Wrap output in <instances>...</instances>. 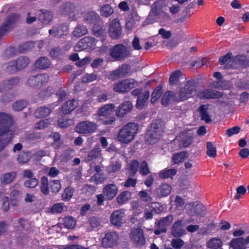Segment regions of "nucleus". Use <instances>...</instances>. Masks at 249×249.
<instances>
[{
    "label": "nucleus",
    "mask_w": 249,
    "mask_h": 249,
    "mask_svg": "<svg viewBox=\"0 0 249 249\" xmlns=\"http://www.w3.org/2000/svg\"><path fill=\"white\" fill-rule=\"evenodd\" d=\"M13 124V119L10 115L0 112V151L12 140L15 131Z\"/></svg>",
    "instance_id": "f257e3e1"
},
{
    "label": "nucleus",
    "mask_w": 249,
    "mask_h": 249,
    "mask_svg": "<svg viewBox=\"0 0 249 249\" xmlns=\"http://www.w3.org/2000/svg\"><path fill=\"white\" fill-rule=\"evenodd\" d=\"M195 90L196 88L194 82H188L184 87L181 88L180 91L175 95L171 91L165 92L161 99V103L163 106H166L174 100L177 101L186 100L191 96Z\"/></svg>",
    "instance_id": "f03ea898"
},
{
    "label": "nucleus",
    "mask_w": 249,
    "mask_h": 249,
    "mask_svg": "<svg viewBox=\"0 0 249 249\" xmlns=\"http://www.w3.org/2000/svg\"><path fill=\"white\" fill-rule=\"evenodd\" d=\"M138 129V125L134 123L125 124L119 131L118 135V141L123 143H128L135 137Z\"/></svg>",
    "instance_id": "7ed1b4c3"
},
{
    "label": "nucleus",
    "mask_w": 249,
    "mask_h": 249,
    "mask_svg": "<svg viewBox=\"0 0 249 249\" xmlns=\"http://www.w3.org/2000/svg\"><path fill=\"white\" fill-rule=\"evenodd\" d=\"M115 106L113 104H108L101 107L98 111V114L100 117V120L104 124H111L115 121L114 117L110 115L113 112Z\"/></svg>",
    "instance_id": "20e7f679"
},
{
    "label": "nucleus",
    "mask_w": 249,
    "mask_h": 249,
    "mask_svg": "<svg viewBox=\"0 0 249 249\" xmlns=\"http://www.w3.org/2000/svg\"><path fill=\"white\" fill-rule=\"evenodd\" d=\"M153 122L146 135V142L148 144H153L160 139L163 133L161 125Z\"/></svg>",
    "instance_id": "39448f33"
},
{
    "label": "nucleus",
    "mask_w": 249,
    "mask_h": 249,
    "mask_svg": "<svg viewBox=\"0 0 249 249\" xmlns=\"http://www.w3.org/2000/svg\"><path fill=\"white\" fill-rule=\"evenodd\" d=\"M98 125L96 123L85 121L79 123L75 126V131L79 134L88 136L94 133L97 129Z\"/></svg>",
    "instance_id": "423d86ee"
},
{
    "label": "nucleus",
    "mask_w": 249,
    "mask_h": 249,
    "mask_svg": "<svg viewBox=\"0 0 249 249\" xmlns=\"http://www.w3.org/2000/svg\"><path fill=\"white\" fill-rule=\"evenodd\" d=\"M136 85V83L133 79H126L116 82L113 85V90L118 93H125L129 91Z\"/></svg>",
    "instance_id": "0eeeda50"
},
{
    "label": "nucleus",
    "mask_w": 249,
    "mask_h": 249,
    "mask_svg": "<svg viewBox=\"0 0 249 249\" xmlns=\"http://www.w3.org/2000/svg\"><path fill=\"white\" fill-rule=\"evenodd\" d=\"M29 63L30 60L27 57L20 56L18 58L16 61L9 62L5 68L7 71L12 72L25 68Z\"/></svg>",
    "instance_id": "6e6552de"
},
{
    "label": "nucleus",
    "mask_w": 249,
    "mask_h": 249,
    "mask_svg": "<svg viewBox=\"0 0 249 249\" xmlns=\"http://www.w3.org/2000/svg\"><path fill=\"white\" fill-rule=\"evenodd\" d=\"M97 41L91 36H86L82 38L74 46L75 51H80L83 50H92L96 46Z\"/></svg>",
    "instance_id": "1a4fd4ad"
},
{
    "label": "nucleus",
    "mask_w": 249,
    "mask_h": 249,
    "mask_svg": "<svg viewBox=\"0 0 249 249\" xmlns=\"http://www.w3.org/2000/svg\"><path fill=\"white\" fill-rule=\"evenodd\" d=\"M127 48L122 44L115 45L110 51L109 54L116 60H121L129 55Z\"/></svg>",
    "instance_id": "9d476101"
},
{
    "label": "nucleus",
    "mask_w": 249,
    "mask_h": 249,
    "mask_svg": "<svg viewBox=\"0 0 249 249\" xmlns=\"http://www.w3.org/2000/svg\"><path fill=\"white\" fill-rule=\"evenodd\" d=\"M186 213L191 216H203L205 213L204 212L205 208L201 203H189L185 205Z\"/></svg>",
    "instance_id": "9b49d317"
},
{
    "label": "nucleus",
    "mask_w": 249,
    "mask_h": 249,
    "mask_svg": "<svg viewBox=\"0 0 249 249\" xmlns=\"http://www.w3.org/2000/svg\"><path fill=\"white\" fill-rule=\"evenodd\" d=\"M132 94L134 96L138 97L136 106L138 108L142 109L146 104L150 93L147 90L142 91V89H137L132 91Z\"/></svg>",
    "instance_id": "f8f14e48"
},
{
    "label": "nucleus",
    "mask_w": 249,
    "mask_h": 249,
    "mask_svg": "<svg viewBox=\"0 0 249 249\" xmlns=\"http://www.w3.org/2000/svg\"><path fill=\"white\" fill-rule=\"evenodd\" d=\"M130 237L132 241L137 246H142L145 243L143 231L141 228H137L132 229Z\"/></svg>",
    "instance_id": "ddd939ff"
},
{
    "label": "nucleus",
    "mask_w": 249,
    "mask_h": 249,
    "mask_svg": "<svg viewBox=\"0 0 249 249\" xmlns=\"http://www.w3.org/2000/svg\"><path fill=\"white\" fill-rule=\"evenodd\" d=\"M69 27L66 24H60L52 27L49 30V33L50 36L54 37H60L63 36H66L68 33Z\"/></svg>",
    "instance_id": "4468645a"
},
{
    "label": "nucleus",
    "mask_w": 249,
    "mask_h": 249,
    "mask_svg": "<svg viewBox=\"0 0 249 249\" xmlns=\"http://www.w3.org/2000/svg\"><path fill=\"white\" fill-rule=\"evenodd\" d=\"M108 34L112 38H119L122 34V27L117 19H113L109 25Z\"/></svg>",
    "instance_id": "2eb2a0df"
},
{
    "label": "nucleus",
    "mask_w": 249,
    "mask_h": 249,
    "mask_svg": "<svg viewBox=\"0 0 249 249\" xmlns=\"http://www.w3.org/2000/svg\"><path fill=\"white\" fill-rule=\"evenodd\" d=\"M111 223L114 225L120 226L125 222V215L122 210L114 211L110 216Z\"/></svg>",
    "instance_id": "dca6fc26"
},
{
    "label": "nucleus",
    "mask_w": 249,
    "mask_h": 249,
    "mask_svg": "<svg viewBox=\"0 0 249 249\" xmlns=\"http://www.w3.org/2000/svg\"><path fill=\"white\" fill-rule=\"evenodd\" d=\"M249 244V236L245 239L242 237L234 238L230 242V246L233 249H246Z\"/></svg>",
    "instance_id": "f3484780"
},
{
    "label": "nucleus",
    "mask_w": 249,
    "mask_h": 249,
    "mask_svg": "<svg viewBox=\"0 0 249 249\" xmlns=\"http://www.w3.org/2000/svg\"><path fill=\"white\" fill-rule=\"evenodd\" d=\"M118 239V236L116 232H107L102 239V246L105 248L111 247L116 244Z\"/></svg>",
    "instance_id": "a211bd4d"
},
{
    "label": "nucleus",
    "mask_w": 249,
    "mask_h": 249,
    "mask_svg": "<svg viewBox=\"0 0 249 249\" xmlns=\"http://www.w3.org/2000/svg\"><path fill=\"white\" fill-rule=\"evenodd\" d=\"M118 191V187L114 183L108 184L105 186L103 193L108 200L113 198Z\"/></svg>",
    "instance_id": "6ab92c4d"
},
{
    "label": "nucleus",
    "mask_w": 249,
    "mask_h": 249,
    "mask_svg": "<svg viewBox=\"0 0 249 249\" xmlns=\"http://www.w3.org/2000/svg\"><path fill=\"white\" fill-rule=\"evenodd\" d=\"M192 138L184 133H181L174 139L175 143L178 142L179 147H186L192 142Z\"/></svg>",
    "instance_id": "aec40b11"
},
{
    "label": "nucleus",
    "mask_w": 249,
    "mask_h": 249,
    "mask_svg": "<svg viewBox=\"0 0 249 249\" xmlns=\"http://www.w3.org/2000/svg\"><path fill=\"white\" fill-rule=\"evenodd\" d=\"M132 104L129 101L123 102L116 110V114L118 117H123L131 111Z\"/></svg>",
    "instance_id": "412c9836"
},
{
    "label": "nucleus",
    "mask_w": 249,
    "mask_h": 249,
    "mask_svg": "<svg viewBox=\"0 0 249 249\" xmlns=\"http://www.w3.org/2000/svg\"><path fill=\"white\" fill-rule=\"evenodd\" d=\"M185 230L182 226V220L175 222L171 228V234L174 237H179L185 234Z\"/></svg>",
    "instance_id": "4be33fe9"
},
{
    "label": "nucleus",
    "mask_w": 249,
    "mask_h": 249,
    "mask_svg": "<svg viewBox=\"0 0 249 249\" xmlns=\"http://www.w3.org/2000/svg\"><path fill=\"white\" fill-rule=\"evenodd\" d=\"M78 105V101L75 100H68L61 107V110L63 114H67L74 110Z\"/></svg>",
    "instance_id": "5701e85b"
},
{
    "label": "nucleus",
    "mask_w": 249,
    "mask_h": 249,
    "mask_svg": "<svg viewBox=\"0 0 249 249\" xmlns=\"http://www.w3.org/2000/svg\"><path fill=\"white\" fill-rule=\"evenodd\" d=\"M128 67V65H123L119 69L111 71L108 76V79L114 80L124 76L127 73Z\"/></svg>",
    "instance_id": "b1692460"
},
{
    "label": "nucleus",
    "mask_w": 249,
    "mask_h": 249,
    "mask_svg": "<svg viewBox=\"0 0 249 249\" xmlns=\"http://www.w3.org/2000/svg\"><path fill=\"white\" fill-rule=\"evenodd\" d=\"M172 190L171 185L167 183H163L155 190V194L159 197H162L167 196Z\"/></svg>",
    "instance_id": "393cba45"
},
{
    "label": "nucleus",
    "mask_w": 249,
    "mask_h": 249,
    "mask_svg": "<svg viewBox=\"0 0 249 249\" xmlns=\"http://www.w3.org/2000/svg\"><path fill=\"white\" fill-rule=\"evenodd\" d=\"M221 92L215 90L205 89L198 93V96L200 98H218L222 96Z\"/></svg>",
    "instance_id": "a878e982"
},
{
    "label": "nucleus",
    "mask_w": 249,
    "mask_h": 249,
    "mask_svg": "<svg viewBox=\"0 0 249 249\" xmlns=\"http://www.w3.org/2000/svg\"><path fill=\"white\" fill-rule=\"evenodd\" d=\"M96 93L97 95V101L99 102L102 103L107 101L108 100V93L107 91H101L99 93H97L96 91L94 90H90L87 93V95L89 98L92 99L93 97V94Z\"/></svg>",
    "instance_id": "bb28decb"
},
{
    "label": "nucleus",
    "mask_w": 249,
    "mask_h": 249,
    "mask_svg": "<svg viewBox=\"0 0 249 249\" xmlns=\"http://www.w3.org/2000/svg\"><path fill=\"white\" fill-rule=\"evenodd\" d=\"M174 217L173 215H168L160 219L158 222L157 226L158 227H162L163 231H167L166 227L169 226L173 220Z\"/></svg>",
    "instance_id": "cd10ccee"
},
{
    "label": "nucleus",
    "mask_w": 249,
    "mask_h": 249,
    "mask_svg": "<svg viewBox=\"0 0 249 249\" xmlns=\"http://www.w3.org/2000/svg\"><path fill=\"white\" fill-rule=\"evenodd\" d=\"M19 79L18 77H14L0 83V91H2L3 89H8L11 88L13 86L17 85Z\"/></svg>",
    "instance_id": "c85d7f7f"
},
{
    "label": "nucleus",
    "mask_w": 249,
    "mask_h": 249,
    "mask_svg": "<svg viewBox=\"0 0 249 249\" xmlns=\"http://www.w3.org/2000/svg\"><path fill=\"white\" fill-rule=\"evenodd\" d=\"M198 110L200 112V117L202 120H204L206 123H209L212 121L210 115L209 114L208 112V105H201L199 107Z\"/></svg>",
    "instance_id": "c756f323"
},
{
    "label": "nucleus",
    "mask_w": 249,
    "mask_h": 249,
    "mask_svg": "<svg viewBox=\"0 0 249 249\" xmlns=\"http://www.w3.org/2000/svg\"><path fill=\"white\" fill-rule=\"evenodd\" d=\"M131 197V194L128 191H124L119 194L116 201L119 205H123L128 201Z\"/></svg>",
    "instance_id": "7c9ffc66"
},
{
    "label": "nucleus",
    "mask_w": 249,
    "mask_h": 249,
    "mask_svg": "<svg viewBox=\"0 0 249 249\" xmlns=\"http://www.w3.org/2000/svg\"><path fill=\"white\" fill-rule=\"evenodd\" d=\"M63 10L65 13L69 15L72 20L75 19L78 17L75 14L77 10L73 3H67L63 7Z\"/></svg>",
    "instance_id": "2f4dec72"
},
{
    "label": "nucleus",
    "mask_w": 249,
    "mask_h": 249,
    "mask_svg": "<svg viewBox=\"0 0 249 249\" xmlns=\"http://www.w3.org/2000/svg\"><path fill=\"white\" fill-rule=\"evenodd\" d=\"M38 19L44 24H48L52 21L53 16L49 11L47 10H41L40 11Z\"/></svg>",
    "instance_id": "473e14b6"
},
{
    "label": "nucleus",
    "mask_w": 249,
    "mask_h": 249,
    "mask_svg": "<svg viewBox=\"0 0 249 249\" xmlns=\"http://www.w3.org/2000/svg\"><path fill=\"white\" fill-rule=\"evenodd\" d=\"M50 65V60L46 57H41L37 59L35 63V66L39 69H45Z\"/></svg>",
    "instance_id": "72a5a7b5"
},
{
    "label": "nucleus",
    "mask_w": 249,
    "mask_h": 249,
    "mask_svg": "<svg viewBox=\"0 0 249 249\" xmlns=\"http://www.w3.org/2000/svg\"><path fill=\"white\" fill-rule=\"evenodd\" d=\"M61 223L68 229H72L75 226L76 221L73 217L67 216L62 219Z\"/></svg>",
    "instance_id": "f704fd0d"
},
{
    "label": "nucleus",
    "mask_w": 249,
    "mask_h": 249,
    "mask_svg": "<svg viewBox=\"0 0 249 249\" xmlns=\"http://www.w3.org/2000/svg\"><path fill=\"white\" fill-rule=\"evenodd\" d=\"M177 173L175 169H165L160 171L159 173V177L161 178H172Z\"/></svg>",
    "instance_id": "c9c22d12"
},
{
    "label": "nucleus",
    "mask_w": 249,
    "mask_h": 249,
    "mask_svg": "<svg viewBox=\"0 0 249 249\" xmlns=\"http://www.w3.org/2000/svg\"><path fill=\"white\" fill-rule=\"evenodd\" d=\"M222 245L221 239L217 238H213L207 243V247L211 249H218Z\"/></svg>",
    "instance_id": "e433bc0d"
},
{
    "label": "nucleus",
    "mask_w": 249,
    "mask_h": 249,
    "mask_svg": "<svg viewBox=\"0 0 249 249\" xmlns=\"http://www.w3.org/2000/svg\"><path fill=\"white\" fill-rule=\"evenodd\" d=\"M52 110L50 107H39L35 112V115L36 117L43 118L49 115Z\"/></svg>",
    "instance_id": "4c0bfd02"
},
{
    "label": "nucleus",
    "mask_w": 249,
    "mask_h": 249,
    "mask_svg": "<svg viewBox=\"0 0 249 249\" xmlns=\"http://www.w3.org/2000/svg\"><path fill=\"white\" fill-rule=\"evenodd\" d=\"M188 157V153L185 151H182L176 153L173 155L172 161L174 164L181 162Z\"/></svg>",
    "instance_id": "58836bf2"
},
{
    "label": "nucleus",
    "mask_w": 249,
    "mask_h": 249,
    "mask_svg": "<svg viewBox=\"0 0 249 249\" xmlns=\"http://www.w3.org/2000/svg\"><path fill=\"white\" fill-rule=\"evenodd\" d=\"M88 33V29L84 25L78 24L73 31V35L76 37H81Z\"/></svg>",
    "instance_id": "ea45409f"
},
{
    "label": "nucleus",
    "mask_w": 249,
    "mask_h": 249,
    "mask_svg": "<svg viewBox=\"0 0 249 249\" xmlns=\"http://www.w3.org/2000/svg\"><path fill=\"white\" fill-rule=\"evenodd\" d=\"M49 183L47 177L43 176L41 179L40 190L41 192L45 195H48L49 193Z\"/></svg>",
    "instance_id": "a19ab883"
},
{
    "label": "nucleus",
    "mask_w": 249,
    "mask_h": 249,
    "mask_svg": "<svg viewBox=\"0 0 249 249\" xmlns=\"http://www.w3.org/2000/svg\"><path fill=\"white\" fill-rule=\"evenodd\" d=\"M49 186L51 191L53 193L58 192L61 188L60 181L58 180H53L49 182Z\"/></svg>",
    "instance_id": "79ce46f5"
},
{
    "label": "nucleus",
    "mask_w": 249,
    "mask_h": 249,
    "mask_svg": "<svg viewBox=\"0 0 249 249\" xmlns=\"http://www.w3.org/2000/svg\"><path fill=\"white\" fill-rule=\"evenodd\" d=\"M182 75V72L179 70L173 72L169 78V82L171 85L176 84L179 80V77Z\"/></svg>",
    "instance_id": "37998d69"
},
{
    "label": "nucleus",
    "mask_w": 249,
    "mask_h": 249,
    "mask_svg": "<svg viewBox=\"0 0 249 249\" xmlns=\"http://www.w3.org/2000/svg\"><path fill=\"white\" fill-rule=\"evenodd\" d=\"M100 13L102 16L108 17L113 14V9L110 5L106 4L101 8Z\"/></svg>",
    "instance_id": "c03bdc74"
},
{
    "label": "nucleus",
    "mask_w": 249,
    "mask_h": 249,
    "mask_svg": "<svg viewBox=\"0 0 249 249\" xmlns=\"http://www.w3.org/2000/svg\"><path fill=\"white\" fill-rule=\"evenodd\" d=\"M151 210V211L158 213L163 210V207L159 202H153L147 205Z\"/></svg>",
    "instance_id": "a18cd8bd"
},
{
    "label": "nucleus",
    "mask_w": 249,
    "mask_h": 249,
    "mask_svg": "<svg viewBox=\"0 0 249 249\" xmlns=\"http://www.w3.org/2000/svg\"><path fill=\"white\" fill-rule=\"evenodd\" d=\"M74 122L72 119L60 118L58 120V125L61 128H66L73 124Z\"/></svg>",
    "instance_id": "49530a36"
},
{
    "label": "nucleus",
    "mask_w": 249,
    "mask_h": 249,
    "mask_svg": "<svg viewBox=\"0 0 249 249\" xmlns=\"http://www.w3.org/2000/svg\"><path fill=\"white\" fill-rule=\"evenodd\" d=\"M162 92V91L161 87L158 86L152 94L151 99V103H154L157 101V100L160 97Z\"/></svg>",
    "instance_id": "de8ad7c7"
},
{
    "label": "nucleus",
    "mask_w": 249,
    "mask_h": 249,
    "mask_svg": "<svg viewBox=\"0 0 249 249\" xmlns=\"http://www.w3.org/2000/svg\"><path fill=\"white\" fill-rule=\"evenodd\" d=\"M87 224L88 230L91 231L99 225V221L97 218L93 217L89 219Z\"/></svg>",
    "instance_id": "09e8293b"
},
{
    "label": "nucleus",
    "mask_w": 249,
    "mask_h": 249,
    "mask_svg": "<svg viewBox=\"0 0 249 249\" xmlns=\"http://www.w3.org/2000/svg\"><path fill=\"white\" fill-rule=\"evenodd\" d=\"M207 154L211 158H214L216 156L215 147L211 142H207Z\"/></svg>",
    "instance_id": "8fccbe9b"
},
{
    "label": "nucleus",
    "mask_w": 249,
    "mask_h": 249,
    "mask_svg": "<svg viewBox=\"0 0 249 249\" xmlns=\"http://www.w3.org/2000/svg\"><path fill=\"white\" fill-rule=\"evenodd\" d=\"M37 83L38 84V88H40L44 86L49 81V76L47 74L43 73L37 75Z\"/></svg>",
    "instance_id": "3c124183"
},
{
    "label": "nucleus",
    "mask_w": 249,
    "mask_h": 249,
    "mask_svg": "<svg viewBox=\"0 0 249 249\" xmlns=\"http://www.w3.org/2000/svg\"><path fill=\"white\" fill-rule=\"evenodd\" d=\"M16 174L15 172L7 173L3 176L1 182L5 184L11 183L15 178Z\"/></svg>",
    "instance_id": "603ef678"
},
{
    "label": "nucleus",
    "mask_w": 249,
    "mask_h": 249,
    "mask_svg": "<svg viewBox=\"0 0 249 249\" xmlns=\"http://www.w3.org/2000/svg\"><path fill=\"white\" fill-rule=\"evenodd\" d=\"M27 105V102L25 100H19L13 105V109L16 111H20L25 108Z\"/></svg>",
    "instance_id": "864d4df0"
},
{
    "label": "nucleus",
    "mask_w": 249,
    "mask_h": 249,
    "mask_svg": "<svg viewBox=\"0 0 249 249\" xmlns=\"http://www.w3.org/2000/svg\"><path fill=\"white\" fill-rule=\"evenodd\" d=\"M139 163L136 160H132L129 164V170L131 175H134L137 172Z\"/></svg>",
    "instance_id": "5fc2aeb1"
},
{
    "label": "nucleus",
    "mask_w": 249,
    "mask_h": 249,
    "mask_svg": "<svg viewBox=\"0 0 249 249\" xmlns=\"http://www.w3.org/2000/svg\"><path fill=\"white\" fill-rule=\"evenodd\" d=\"M73 194V190L71 187H68L65 189L62 194V198L65 200H70Z\"/></svg>",
    "instance_id": "6e6d98bb"
},
{
    "label": "nucleus",
    "mask_w": 249,
    "mask_h": 249,
    "mask_svg": "<svg viewBox=\"0 0 249 249\" xmlns=\"http://www.w3.org/2000/svg\"><path fill=\"white\" fill-rule=\"evenodd\" d=\"M35 47L34 43L32 41L27 42L19 47V51L21 53H24L28 51Z\"/></svg>",
    "instance_id": "4d7b16f0"
},
{
    "label": "nucleus",
    "mask_w": 249,
    "mask_h": 249,
    "mask_svg": "<svg viewBox=\"0 0 249 249\" xmlns=\"http://www.w3.org/2000/svg\"><path fill=\"white\" fill-rule=\"evenodd\" d=\"M73 157L72 151L70 150H66L61 155V161L63 162H67L70 160Z\"/></svg>",
    "instance_id": "13d9d810"
},
{
    "label": "nucleus",
    "mask_w": 249,
    "mask_h": 249,
    "mask_svg": "<svg viewBox=\"0 0 249 249\" xmlns=\"http://www.w3.org/2000/svg\"><path fill=\"white\" fill-rule=\"evenodd\" d=\"M184 244V242L180 238L173 239L171 245L174 249H181Z\"/></svg>",
    "instance_id": "bf43d9fd"
},
{
    "label": "nucleus",
    "mask_w": 249,
    "mask_h": 249,
    "mask_svg": "<svg viewBox=\"0 0 249 249\" xmlns=\"http://www.w3.org/2000/svg\"><path fill=\"white\" fill-rule=\"evenodd\" d=\"M121 165L118 161H111V163L108 167V171L109 172L115 173L121 169Z\"/></svg>",
    "instance_id": "052dcab7"
},
{
    "label": "nucleus",
    "mask_w": 249,
    "mask_h": 249,
    "mask_svg": "<svg viewBox=\"0 0 249 249\" xmlns=\"http://www.w3.org/2000/svg\"><path fill=\"white\" fill-rule=\"evenodd\" d=\"M101 155V150L99 148H95L89 153L88 159L89 160H91L96 159Z\"/></svg>",
    "instance_id": "680f3d73"
},
{
    "label": "nucleus",
    "mask_w": 249,
    "mask_h": 249,
    "mask_svg": "<svg viewBox=\"0 0 249 249\" xmlns=\"http://www.w3.org/2000/svg\"><path fill=\"white\" fill-rule=\"evenodd\" d=\"M97 76L95 73L84 74L82 78V81L84 83H89L97 79Z\"/></svg>",
    "instance_id": "e2e57ef3"
},
{
    "label": "nucleus",
    "mask_w": 249,
    "mask_h": 249,
    "mask_svg": "<svg viewBox=\"0 0 249 249\" xmlns=\"http://www.w3.org/2000/svg\"><path fill=\"white\" fill-rule=\"evenodd\" d=\"M38 183V180L36 178L28 179L24 183V186L27 188H35Z\"/></svg>",
    "instance_id": "0e129e2a"
},
{
    "label": "nucleus",
    "mask_w": 249,
    "mask_h": 249,
    "mask_svg": "<svg viewBox=\"0 0 249 249\" xmlns=\"http://www.w3.org/2000/svg\"><path fill=\"white\" fill-rule=\"evenodd\" d=\"M150 173L147 162L143 161L141 162L140 167V173L142 175H148Z\"/></svg>",
    "instance_id": "69168bd1"
},
{
    "label": "nucleus",
    "mask_w": 249,
    "mask_h": 249,
    "mask_svg": "<svg viewBox=\"0 0 249 249\" xmlns=\"http://www.w3.org/2000/svg\"><path fill=\"white\" fill-rule=\"evenodd\" d=\"M84 17L86 20L90 22L96 19L99 17V15L94 12L91 11L84 14Z\"/></svg>",
    "instance_id": "338daca9"
},
{
    "label": "nucleus",
    "mask_w": 249,
    "mask_h": 249,
    "mask_svg": "<svg viewBox=\"0 0 249 249\" xmlns=\"http://www.w3.org/2000/svg\"><path fill=\"white\" fill-rule=\"evenodd\" d=\"M91 180H93L97 184L102 183L105 180V178L103 177V175L100 173L95 174L91 178Z\"/></svg>",
    "instance_id": "774afa93"
}]
</instances>
